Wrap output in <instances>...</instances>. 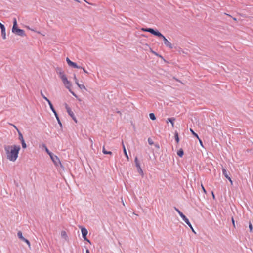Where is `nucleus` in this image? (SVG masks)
<instances>
[{
  "instance_id": "nucleus-17",
  "label": "nucleus",
  "mask_w": 253,
  "mask_h": 253,
  "mask_svg": "<svg viewBox=\"0 0 253 253\" xmlns=\"http://www.w3.org/2000/svg\"><path fill=\"white\" fill-rule=\"evenodd\" d=\"M1 35L3 39H6V31H5V28H3L1 30Z\"/></svg>"
},
{
  "instance_id": "nucleus-38",
  "label": "nucleus",
  "mask_w": 253,
  "mask_h": 253,
  "mask_svg": "<svg viewBox=\"0 0 253 253\" xmlns=\"http://www.w3.org/2000/svg\"><path fill=\"white\" fill-rule=\"evenodd\" d=\"M43 98L48 103L49 101H50L46 97L43 96Z\"/></svg>"
},
{
  "instance_id": "nucleus-39",
  "label": "nucleus",
  "mask_w": 253,
  "mask_h": 253,
  "mask_svg": "<svg viewBox=\"0 0 253 253\" xmlns=\"http://www.w3.org/2000/svg\"><path fill=\"white\" fill-rule=\"evenodd\" d=\"M232 222L234 227H235V221L233 218H232Z\"/></svg>"
},
{
  "instance_id": "nucleus-26",
  "label": "nucleus",
  "mask_w": 253,
  "mask_h": 253,
  "mask_svg": "<svg viewBox=\"0 0 253 253\" xmlns=\"http://www.w3.org/2000/svg\"><path fill=\"white\" fill-rule=\"evenodd\" d=\"M44 147L45 148L46 152L48 154V155L50 156V157H51V156H52L53 155L52 153L49 151L48 148L45 146H44Z\"/></svg>"
},
{
  "instance_id": "nucleus-45",
  "label": "nucleus",
  "mask_w": 253,
  "mask_h": 253,
  "mask_svg": "<svg viewBox=\"0 0 253 253\" xmlns=\"http://www.w3.org/2000/svg\"><path fill=\"white\" fill-rule=\"evenodd\" d=\"M75 0V1H77V2H79V0Z\"/></svg>"
},
{
  "instance_id": "nucleus-43",
  "label": "nucleus",
  "mask_w": 253,
  "mask_h": 253,
  "mask_svg": "<svg viewBox=\"0 0 253 253\" xmlns=\"http://www.w3.org/2000/svg\"><path fill=\"white\" fill-rule=\"evenodd\" d=\"M41 95L43 98V96H45L43 95V94L42 93V91H41Z\"/></svg>"
},
{
  "instance_id": "nucleus-10",
  "label": "nucleus",
  "mask_w": 253,
  "mask_h": 253,
  "mask_svg": "<svg viewBox=\"0 0 253 253\" xmlns=\"http://www.w3.org/2000/svg\"><path fill=\"white\" fill-rule=\"evenodd\" d=\"M15 33H16V34H17L19 36H25L24 31L23 30H22V29H20L19 28L18 29H16V31H15Z\"/></svg>"
},
{
  "instance_id": "nucleus-22",
  "label": "nucleus",
  "mask_w": 253,
  "mask_h": 253,
  "mask_svg": "<svg viewBox=\"0 0 253 253\" xmlns=\"http://www.w3.org/2000/svg\"><path fill=\"white\" fill-rule=\"evenodd\" d=\"M149 117L150 118V119L152 120H156V117H155V114L154 113H150L149 114Z\"/></svg>"
},
{
  "instance_id": "nucleus-2",
  "label": "nucleus",
  "mask_w": 253,
  "mask_h": 253,
  "mask_svg": "<svg viewBox=\"0 0 253 253\" xmlns=\"http://www.w3.org/2000/svg\"><path fill=\"white\" fill-rule=\"evenodd\" d=\"M143 31L148 32L151 34L163 39L165 45L170 49L173 48L172 44L166 38V37L159 31H155L152 28H142Z\"/></svg>"
},
{
  "instance_id": "nucleus-37",
  "label": "nucleus",
  "mask_w": 253,
  "mask_h": 253,
  "mask_svg": "<svg viewBox=\"0 0 253 253\" xmlns=\"http://www.w3.org/2000/svg\"><path fill=\"white\" fill-rule=\"evenodd\" d=\"M26 28L27 29H28V30H30L33 31H35V30H34V29H31V28L29 26H26Z\"/></svg>"
},
{
  "instance_id": "nucleus-18",
  "label": "nucleus",
  "mask_w": 253,
  "mask_h": 253,
  "mask_svg": "<svg viewBox=\"0 0 253 253\" xmlns=\"http://www.w3.org/2000/svg\"><path fill=\"white\" fill-rule=\"evenodd\" d=\"M18 133L19 135V139L21 141V142L24 141L22 134L19 130H18Z\"/></svg>"
},
{
  "instance_id": "nucleus-13",
  "label": "nucleus",
  "mask_w": 253,
  "mask_h": 253,
  "mask_svg": "<svg viewBox=\"0 0 253 253\" xmlns=\"http://www.w3.org/2000/svg\"><path fill=\"white\" fill-rule=\"evenodd\" d=\"M222 173H223V175L225 176V177L227 179H229L230 177L229 176L226 169L225 168H223L222 169Z\"/></svg>"
},
{
  "instance_id": "nucleus-30",
  "label": "nucleus",
  "mask_w": 253,
  "mask_h": 253,
  "mask_svg": "<svg viewBox=\"0 0 253 253\" xmlns=\"http://www.w3.org/2000/svg\"><path fill=\"white\" fill-rule=\"evenodd\" d=\"M74 80H75V83H76V84H78L79 81H78V79H77V77H76V75H74Z\"/></svg>"
},
{
  "instance_id": "nucleus-15",
  "label": "nucleus",
  "mask_w": 253,
  "mask_h": 253,
  "mask_svg": "<svg viewBox=\"0 0 253 253\" xmlns=\"http://www.w3.org/2000/svg\"><path fill=\"white\" fill-rule=\"evenodd\" d=\"M48 103L50 106V109H51L52 112L54 113V115H56V112L55 110L54 109L51 101H49V102Z\"/></svg>"
},
{
  "instance_id": "nucleus-11",
  "label": "nucleus",
  "mask_w": 253,
  "mask_h": 253,
  "mask_svg": "<svg viewBox=\"0 0 253 253\" xmlns=\"http://www.w3.org/2000/svg\"><path fill=\"white\" fill-rule=\"evenodd\" d=\"M17 20L16 18H14L13 19V26L12 27V31L13 33H15L16 31V29H18V28L17 27Z\"/></svg>"
},
{
  "instance_id": "nucleus-33",
  "label": "nucleus",
  "mask_w": 253,
  "mask_h": 253,
  "mask_svg": "<svg viewBox=\"0 0 253 253\" xmlns=\"http://www.w3.org/2000/svg\"><path fill=\"white\" fill-rule=\"evenodd\" d=\"M201 187H202V189L204 193L205 194H206L207 193V191H206V189H205V188H204V186H203V185L202 184H201Z\"/></svg>"
},
{
  "instance_id": "nucleus-23",
  "label": "nucleus",
  "mask_w": 253,
  "mask_h": 253,
  "mask_svg": "<svg viewBox=\"0 0 253 253\" xmlns=\"http://www.w3.org/2000/svg\"><path fill=\"white\" fill-rule=\"evenodd\" d=\"M175 140H176L177 143H178L179 142V137H178L177 132L175 133Z\"/></svg>"
},
{
  "instance_id": "nucleus-29",
  "label": "nucleus",
  "mask_w": 253,
  "mask_h": 253,
  "mask_svg": "<svg viewBox=\"0 0 253 253\" xmlns=\"http://www.w3.org/2000/svg\"><path fill=\"white\" fill-rule=\"evenodd\" d=\"M21 142V144H22V148H24V149L26 148V147H27V145H26V144L25 141H22Z\"/></svg>"
},
{
  "instance_id": "nucleus-31",
  "label": "nucleus",
  "mask_w": 253,
  "mask_h": 253,
  "mask_svg": "<svg viewBox=\"0 0 253 253\" xmlns=\"http://www.w3.org/2000/svg\"><path fill=\"white\" fill-rule=\"evenodd\" d=\"M175 211L178 213V214H179V215L180 216L181 215V214H183L177 208H176V207L174 208Z\"/></svg>"
},
{
  "instance_id": "nucleus-6",
  "label": "nucleus",
  "mask_w": 253,
  "mask_h": 253,
  "mask_svg": "<svg viewBox=\"0 0 253 253\" xmlns=\"http://www.w3.org/2000/svg\"><path fill=\"white\" fill-rule=\"evenodd\" d=\"M180 217L185 221V222L190 227V228L192 229V231L195 233V231H194L192 225L189 221L188 219L183 214H181V215H180Z\"/></svg>"
},
{
  "instance_id": "nucleus-5",
  "label": "nucleus",
  "mask_w": 253,
  "mask_h": 253,
  "mask_svg": "<svg viewBox=\"0 0 253 253\" xmlns=\"http://www.w3.org/2000/svg\"><path fill=\"white\" fill-rule=\"evenodd\" d=\"M66 110L69 114V115L72 118V119L74 120V121L77 123V120L76 119V118L75 116V115L74 114V112L72 111L71 108L66 104Z\"/></svg>"
},
{
  "instance_id": "nucleus-8",
  "label": "nucleus",
  "mask_w": 253,
  "mask_h": 253,
  "mask_svg": "<svg viewBox=\"0 0 253 253\" xmlns=\"http://www.w3.org/2000/svg\"><path fill=\"white\" fill-rule=\"evenodd\" d=\"M17 236L20 239H21L22 241L26 242L29 246H30V242L27 239H26L23 237V236L22 235V233L21 231H18V232L17 233Z\"/></svg>"
},
{
  "instance_id": "nucleus-40",
  "label": "nucleus",
  "mask_w": 253,
  "mask_h": 253,
  "mask_svg": "<svg viewBox=\"0 0 253 253\" xmlns=\"http://www.w3.org/2000/svg\"><path fill=\"white\" fill-rule=\"evenodd\" d=\"M135 164H137V163H139V162H138V159H137V157H136V158H135Z\"/></svg>"
},
{
  "instance_id": "nucleus-42",
  "label": "nucleus",
  "mask_w": 253,
  "mask_h": 253,
  "mask_svg": "<svg viewBox=\"0 0 253 253\" xmlns=\"http://www.w3.org/2000/svg\"><path fill=\"white\" fill-rule=\"evenodd\" d=\"M212 196L213 198L214 199H215V195H214V193L213 192H212Z\"/></svg>"
},
{
  "instance_id": "nucleus-12",
  "label": "nucleus",
  "mask_w": 253,
  "mask_h": 253,
  "mask_svg": "<svg viewBox=\"0 0 253 253\" xmlns=\"http://www.w3.org/2000/svg\"><path fill=\"white\" fill-rule=\"evenodd\" d=\"M61 236L62 238L67 240L68 239V235L65 231H62L61 232Z\"/></svg>"
},
{
  "instance_id": "nucleus-14",
  "label": "nucleus",
  "mask_w": 253,
  "mask_h": 253,
  "mask_svg": "<svg viewBox=\"0 0 253 253\" xmlns=\"http://www.w3.org/2000/svg\"><path fill=\"white\" fill-rule=\"evenodd\" d=\"M175 120V119L174 118H168L167 120V123H168V121H169L171 124L172 127L174 126V121Z\"/></svg>"
},
{
  "instance_id": "nucleus-36",
  "label": "nucleus",
  "mask_w": 253,
  "mask_h": 253,
  "mask_svg": "<svg viewBox=\"0 0 253 253\" xmlns=\"http://www.w3.org/2000/svg\"><path fill=\"white\" fill-rule=\"evenodd\" d=\"M199 140V143L200 144V145L202 147H203V142L202 141V140L200 139V138L199 137V139H198Z\"/></svg>"
},
{
  "instance_id": "nucleus-27",
  "label": "nucleus",
  "mask_w": 253,
  "mask_h": 253,
  "mask_svg": "<svg viewBox=\"0 0 253 253\" xmlns=\"http://www.w3.org/2000/svg\"><path fill=\"white\" fill-rule=\"evenodd\" d=\"M148 143L149 144V145H152L154 144V142H153V140L150 138H149L148 139Z\"/></svg>"
},
{
  "instance_id": "nucleus-3",
  "label": "nucleus",
  "mask_w": 253,
  "mask_h": 253,
  "mask_svg": "<svg viewBox=\"0 0 253 253\" xmlns=\"http://www.w3.org/2000/svg\"><path fill=\"white\" fill-rule=\"evenodd\" d=\"M58 74L62 80L65 87L69 89V91L73 94V96L77 98V95L71 90V87L72 84L70 81L68 80V79L64 72L61 70H60L58 72Z\"/></svg>"
},
{
  "instance_id": "nucleus-44",
  "label": "nucleus",
  "mask_w": 253,
  "mask_h": 253,
  "mask_svg": "<svg viewBox=\"0 0 253 253\" xmlns=\"http://www.w3.org/2000/svg\"><path fill=\"white\" fill-rule=\"evenodd\" d=\"M86 253H89V251L88 250H86Z\"/></svg>"
},
{
  "instance_id": "nucleus-28",
  "label": "nucleus",
  "mask_w": 253,
  "mask_h": 253,
  "mask_svg": "<svg viewBox=\"0 0 253 253\" xmlns=\"http://www.w3.org/2000/svg\"><path fill=\"white\" fill-rule=\"evenodd\" d=\"M55 116L56 118V119H57V121H58V123L59 124V125H60V126H61V125H62L61 123V122H60V120H59V117H58V114H57V113H56V115H55Z\"/></svg>"
},
{
  "instance_id": "nucleus-32",
  "label": "nucleus",
  "mask_w": 253,
  "mask_h": 253,
  "mask_svg": "<svg viewBox=\"0 0 253 253\" xmlns=\"http://www.w3.org/2000/svg\"><path fill=\"white\" fill-rule=\"evenodd\" d=\"M249 229H250V231L252 232V230H253V226H252V223L251 222L249 223Z\"/></svg>"
},
{
  "instance_id": "nucleus-4",
  "label": "nucleus",
  "mask_w": 253,
  "mask_h": 253,
  "mask_svg": "<svg viewBox=\"0 0 253 253\" xmlns=\"http://www.w3.org/2000/svg\"><path fill=\"white\" fill-rule=\"evenodd\" d=\"M66 61L69 66H71L75 68L82 69L84 72L88 74V72L84 68H83L81 66L77 65V64L76 63L72 62L71 60L69 59V58L67 57L66 58Z\"/></svg>"
},
{
  "instance_id": "nucleus-1",
  "label": "nucleus",
  "mask_w": 253,
  "mask_h": 253,
  "mask_svg": "<svg viewBox=\"0 0 253 253\" xmlns=\"http://www.w3.org/2000/svg\"><path fill=\"white\" fill-rule=\"evenodd\" d=\"M4 149L7 159L12 162H15L18 157L20 146L17 145H5Z\"/></svg>"
},
{
  "instance_id": "nucleus-7",
  "label": "nucleus",
  "mask_w": 253,
  "mask_h": 253,
  "mask_svg": "<svg viewBox=\"0 0 253 253\" xmlns=\"http://www.w3.org/2000/svg\"><path fill=\"white\" fill-rule=\"evenodd\" d=\"M50 158L52 159L53 162L56 166H58L59 165H61L60 160L57 156H54L53 155H52V156H51Z\"/></svg>"
},
{
  "instance_id": "nucleus-41",
  "label": "nucleus",
  "mask_w": 253,
  "mask_h": 253,
  "mask_svg": "<svg viewBox=\"0 0 253 253\" xmlns=\"http://www.w3.org/2000/svg\"><path fill=\"white\" fill-rule=\"evenodd\" d=\"M228 179L230 181L231 184L232 185L233 182H232V180H231V178L229 177V179Z\"/></svg>"
},
{
  "instance_id": "nucleus-34",
  "label": "nucleus",
  "mask_w": 253,
  "mask_h": 253,
  "mask_svg": "<svg viewBox=\"0 0 253 253\" xmlns=\"http://www.w3.org/2000/svg\"><path fill=\"white\" fill-rule=\"evenodd\" d=\"M10 124L11 125H12L14 127V128L17 130V132H18V130H19L15 125H13L12 124Z\"/></svg>"
},
{
  "instance_id": "nucleus-35",
  "label": "nucleus",
  "mask_w": 253,
  "mask_h": 253,
  "mask_svg": "<svg viewBox=\"0 0 253 253\" xmlns=\"http://www.w3.org/2000/svg\"><path fill=\"white\" fill-rule=\"evenodd\" d=\"M4 28V26L0 22V28L1 29V30L3 29Z\"/></svg>"
},
{
  "instance_id": "nucleus-9",
  "label": "nucleus",
  "mask_w": 253,
  "mask_h": 253,
  "mask_svg": "<svg viewBox=\"0 0 253 253\" xmlns=\"http://www.w3.org/2000/svg\"><path fill=\"white\" fill-rule=\"evenodd\" d=\"M81 232L82 234L83 238L84 239V240H86V235L88 233V231L86 230V229L84 227H81Z\"/></svg>"
},
{
  "instance_id": "nucleus-16",
  "label": "nucleus",
  "mask_w": 253,
  "mask_h": 253,
  "mask_svg": "<svg viewBox=\"0 0 253 253\" xmlns=\"http://www.w3.org/2000/svg\"><path fill=\"white\" fill-rule=\"evenodd\" d=\"M122 144H123V151H124V153L126 157V158L127 159V160H128L129 159V157H128V156L126 153V148H125V146L124 145V144H123V142H122Z\"/></svg>"
},
{
  "instance_id": "nucleus-25",
  "label": "nucleus",
  "mask_w": 253,
  "mask_h": 253,
  "mask_svg": "<svg viewBox=\"0 0 253 253\" xmlns=\"http://www.w3.org/2000/svg\"><path fill=\"white\" fill-rule=\"evenodd\" d=\"M136 166L137 167V169H138V170H139L140 172H142V169H141V167H140V164H139V163H138L136 164Z\"/></svg>"
},
{
  "instance_id": "nucleus-24",
  "label": "nucleus",
  "mask_w": 253,
  "mask_h": 253,
  "mask_svg": "<svg viewBox=\"0 0 253 253\" xmlns=\"http://www.w3.org/2000/svg\"><path fill=\"white\" fill-rule=\"evenodd\" d=\"M80 89H86L85 86L83 84H81L78 83V84H77Z\"/></svg>"
},
{
  "instance_id": "nucleus-19",
  "label": "nucleus",
  "mask_w": 253,
  "mask_h": 253,
  "mask_svg": "<svg viewBox=\"0 0 253 253\" xmlns=\"http://www.w3.org/2000/svg\"><path fill=\"white\" fill-rule=\"evenodd\" d=\"M102 152L104 154L112 155V152H111V151H107V150H106V149H105L104 146L103 147Z\"/></svg>"
},
{
  "instance_id": "nucleus-20",
  "label": "nucleus",
  "mask_w": 253,
  "mask_h": 253,
  "mask_svg": "<svg viewBox=\"0 0 253 253\" xmlns=\"http://www.w3.org/2000/svg\"><path fill=\"white\" fill-rule=\"evenodd\" d=\"M177 155L180 157H182L183 156L184 152L182 149H179L177 153Z\"/></svg>"
},
{
  "instance_id": "nucleus-21",
  "label": "nucleus",
  "mask_w": 253,
  "mask_h": 253,
  "mask_svg": "<svg viewBox=\"0 0 253 253\" xmlns=\"http://www.w3.org/2000/svg\"><path fill=\"white\" fill-rule=\"evenodd\" d=\"M190 131H191V132L192 133V134L194 136H195L197 139H199V136L198 135H197V133H196L191 128H190Z\"/></svg>"
}]
</instances>
